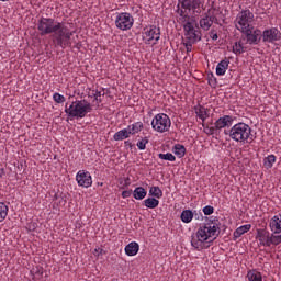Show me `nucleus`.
<instances>
[{
  "label": "nucleus",
  "instance_id": "f257e3e1",
  "mask_svg": "<svg viewBox=\"0 0 281 281\" xmlns=\"http://www.w3.org/2000/svg\"><path fill=\"white\" fill-rule=\"evenodd\" d=\"M37 30L41 36L53 34V43L55 47H60L61 49L71 47L74 32L69 30L65 23L58 22L52 18H41L37 22Z\"/></svg>",
  "mask_w": 281,
  "mask_h": 281
},
{
  "label": "nucleus",
  "instance_id": "f03ea898",
  "mask_svg": "<svg viewBox=\"0 0 281 281\" xmlns=\"http://www.w3.org/2000/svg\"><path fill=\"white\" fill-rule=\"evenodd\" d=\"M218 234H221L218 220H209L198 228L195 236L191 238V245L198 251H202V249H207L210 243H214L218 238Z\"/></svg>",
  "mask_w": 281,
  "mask_h": 281
},
{
  "label": "nucleus",
  "instance_id": "7ed1b4c3",
  "mask_svg": "<svg viewBox=\"0 0 281 281\" xmlns=\"http://www.w3.org/2000/svg\"><path fill=\"white\" fill-rule=\"evenodd\" d=\"M178 4V21H188L194 19L192 14H201L203 8V0H181Z\"/></svg>",
  "mask_w": 281,
  "mask_h": 281
},
{
  "label": "nucleus",
  "instance_id": "20e7f679",
  "mask_svg": "<svg viewBox=\"0 0 281 281\" xmlns=\"http://www.w3.org/2000/svg\"><path fill=\"white\" fill-rule=\"evenodd\" d=\"M228 135L233 142L239 144H251L254 142V135L251 134V127L246 123H237L229 131Z\"/></svg>",
  "mask_w": 281,
  "mask_h": 281
},
{
  "label": "nucleus",
  "instance_id": "39448f33",
  "mask_svg": "<svg viewBox=\"0 0 281 281\" xmlns=\"http://www.w3.org/2000/svg\"><path fill=\"white\" fill-rule=\"evenodd\" d=\"M236 30L238 32H249V30H254V12L249 9L241 10L234 21Z\"/></svg>",
  "mask_w": 281,
  "mask_h": 281
},
{
  "label": "nucleus",
  "instance_id": "423d86ee",
  "mask_svg": "<svg viewBox=\"0 0 281 281\" xmlns=\"http://www.w3.org/2000/svg\"><path fill=\"white\" fill-rule=\"evenodd\" d=\"M194 18L179 21L183 26L184 36L190 43H199V41H201V31L194 29Z\"/></svg>",
  "mask_w": 281,
  "mask_h": 281
},
{
  "label": "nucleus",
  "instance_id": "0eeeda50",
  "mask_svg": "<svg viewBox=\"0 0 281 281\" xmlns=\"http://www.w3.org/2000/svg\"><path fill=\"white\" fill-rule=\"evenodd\" d=\"M115 27L122 32H128L135 25V19L128 12L116 13L115 16Z\"/></svg>",
  "mask_w": 281,
  "mask_h": 281
},
{
  "label": "nucleus",
  "instance_id": "6e6552de",
  "mask_svg": "<svg viewBox=\"0 0 281 281\" xmlns=\"http://www.w3.org/2000/svg\"><path fill=\"white\" fill-rule=\"evenodd\" d=\"M161 38V29L156 25L146 26L143 31V41L146 45H157Z\"/></svg>",
  "mask_w": 281,
  "mask_h": 281
},
{
  "label": "nucleus",
  "instance_id": "1a4fd4ad",
  "mask_svg": "<svg viewBox=\"0 0 281 281\" xmlns=\"http://www.w3.org/2000/svg\"><path fill=\"white\" fill-rule=\"evenodd\" d=\"M170 117L166 114H157L151 121V126L157 133H166L170 130Z\"/></svg>",
  "mask_w": 281,
  "mask_h": 281
},
{
  "label": "nucleus",
  "instance_id": "9d476101",
  "mask_svg": "<svg viewBox=\"0 0 281 281\" xmlns=\"http://www.w3.org/2000/svg\"><path fill=\"white\" fill-rule=\"evenodd\" d=\"M91 111V108L89 106H66L65 113H67L69 120H74L75 117H85L87 113Z\"/></svg>",
  "mask_w": 281,
  "mask_h": 281
},
{
  "label": "nucleus",
  "instance_id": "9b49d317",
  "mask_svg": "<svg viewBox=\"0 0 281 281\" xmlns=\"http://www.w3.org/2000/svg\"><path fill=\"white\" fill-rule=\"evenodd\" d=\"M76 181L79 188H91L93 186V178L91 173L86 170H79L76 175Z\"/></svg>",
  "mask_w": 281,
  "mask_h": 281
},
{
  "label": "nucleus",
  "instance_id": "f8f14e48",
  "mask_svg": "<svg viewBox=\"0 0 281 281\" xmlns=\"http://www.w3.org/2000/svg\"><path fill=\"white\" fill-rule=\"evenodd\" d=\"M261 37L263 43H276L280 41L281 33H280V30H278L277 27H271V29L265 30L262 32Z\"/></svg>",
  "mask_w": 281,
  "mask_h": 281
},
{
  "label": "nucleus",
  "instance_id": "ddd939ff",
  "mask_svg": "<svg viewBox=\"0 0 281 281\" xmlns=\"http://www.w3.org/2000/svg\"><path fill=\"white\" fill-rule=\"evenodd\" d=\"M241 34H245L249 45H258V43H260V38L262 37V31L259 29H248V32H241Z\"/></svg>",
  "mask_w": 281,
  "mask_h": 281
},
{
  "label": "nucleus",
  "instance_id": "4468645a",
  "mask_svg": "<svg viewBox=\"0 0 281 281\" xmlns=\"http://www.w3.org/2000/svg\"><path fill=\"white\" fill-rule=\"evenodd\" d=\"M268 227L272 234H281V212L269 218Z\"/></svg>",
  "mask_w": 281,
  "mask_h": 281
},
{
  "label": "nucleus",
  "instance_id": "2eb2a0df",
  "mask_svg": "<svg viewBox=\"0 0 281 281\" xmlns=\"http://www.w3.org/2000/svg\"><path fill=\"white\" fill-rule=\"evenodd\" d=\"M257 239L261 247H271V233L266 229H259L257 233Z\"/></svg>",
  "mask_w": 281,
  "mask_h": 281
},
{
  "label": "nucleus",
  "instance_id": "dca6fc26",
  "mask_svg": "<svg viewBox=\"0 0 281 281\" xmlns=\"http://www.w3.org/2000/svg\"><path fill=\"white\" fill-rule=\"evenodd\" d=\"M194 111L201 122H205L213 113L212 109L205 106H195Z\"/></svg>",
  "mask_w": 281,
  "mask_h": 281
},
{
  "label": "nucleus",
  "instance_id": "f3484780",
  "mask_svg": "<svg viewBox=\"0 0 281 281\" xmlns=\"http://www.w3.org/2000/svg\"><path fill=\"white\" fill-rule=\"evenodd\" d=\"M232 124H234V117H232L231 115H224L215 122V128H217V131H221V128H227L232 126Z\"/></svg>",
  "mask_w": 281,
  "mask_h": 281
},
{
  "label": "nucleus",
  "instance_id": "a211bd4d",
  "mask_svg": "<svg viewBox=\"0 0 281 281\" xmlns=\"http://www.w3.org/2000/svg\"><path fill=\"white\" fill-rule=\"evenodd\" d=\"M214 21H217L216 16L206 15L200 20V27L207 32V30H210V27H212V25L214 24Z\"/></svg>",
  "mask_w": 281,
  "mask_h": 281
},
{
  "label": "nucleus",
  "instance_id": "6ab92c4d",
  "mask_svg": "<svg viewBox=\"0 0 281 281\" xmlns=\"http://www.w3.org/2000/svg\"><path fill=\"white\" fill-rule=\"evenodd\" d=\"M104 95H106V90L104 88H98L90 92V98H93V101L97 102V104H100V102L104 100Z\"/></svg>",
  "mask_w": 281,
  "mask_h": 281
},
{
  "label": "nucleus",
  "instance_id": "aec40b11",
  "mask_svg": "<svg viewBox=\"0 0 281 281\" xmlns=\"http://www.w3.org/2000/svg\"><path fill=\"white\" fill-rule=\"evenodd\" d=\"M228 68H229V60L223 59L216 66V76H225Z\"/></svg>",
  "mask_w": 281,
  "mask_h": 281
},
{
  "label": "nucleus",
  "instance_id": "412c9836",
  "mask_svg": "<svg viewBox=\"0 0 281 281\" xmlns=\"http://www.w3.org/2000/svg\"><path fill=\"white\" fill-rule=\"evenodd\" d=\"M139 252V244L137 241H132L127 246H125L126 256H137Z\"/></svg>",
  "mask_w": 281,
  "mask_h": 281
},
{
  "label": "nucleus",
  "instance_id": "4be33fe9",
  "mask_svg": "<svg viewBox=\"0 0 281 281\" xmlns=\"http://www.w3.org/2000/svg\"><path fill=\"white\" fill-rule=\"evenodd\" d=\"M128 137H131V133H128V127L123 128V130L116 132L114 134V136H113L115 142H122L124 139H128Z\"/></svg>",
  "mask_w": 281,
  "mask_h": 281
},
{
  "label": "nucleus",
  "instance_id": "5701e85b",
  "mask_svg": "<svg viewBox=\"0 0 281 281\" xmlns=\"http://www.w3.org/2000/svg\"><path fill=\"white\" fill-rule=\"evenodd\" d=\"M143 130H144V123L142 122H136L127 126V131L130 135H137V133H140V131Z\"/></svg>",
  "mask_w": 281,
  "mask_h": 281
},
{
  "label": "nucleus",
  "instance_id": "b1692460",
  "mask_svg": "<svg viewBox=\"0 0 281 281\" xmlns=\"http://www.w3.org/2000/svg\"><path fill=\"white\" fill-rule=\"evenodd\" d=\"M147 194L148 192L146 191V189H144V187H137L133 191V196L134 199H136V201H143V199H146Z\"/></svg>",
  "mask_w": 281,
  "mask_h": 281
},
{
  "label": "nucleus",
  "instance_id": "393cba45",
  "mask_svg": "<svg viewBox=\"0 0 281 281\" xmlns=\"http://www.w3.org/2000/svg\"><path fill=\"white\" fill-rule=\"evenodd\" d=\"M247 52V48L243 44V41L235 42L233 45V54L236 56H240V54H245Z\"/></svg>",
  "mask_w": 281,
  "mask_h": 281
},
{
  "label": "nucleus",
  "instance_id": "a878e982",
  "mask_svg": "<svg viewBox=\"0 0 281 281\" xmlns=\"http://www.w3.org/2000/svg\"><path fill=\"white\" fill-rule=\"evenodd\" d=\"M143 204L145 207H148V210H155V207H159V201L157 198H147L143 201Z\"/></svg>",
  "mask_w": 281,
  "mask_h": 281
},
{
  "label": "nucleus",
  "instance_id": "bb28decb",
  "mask_svg": "<svg viewBox=\"0 0 281 281\" xmlns=\"http://www.w3.org/2000/svg\"><path fill=\"white\" fill-rule=\"evenodd\" d=\"M249 229H251V224L241 225L238 228H236V231L234 232V237L240 238V236H243L244 234H247Z\"/></svg>",
  "mask_w": 281,
  "mask_h": 281
},
{
  "label": "nucleus",
  "instance_id": "cd10ccee",
  "mask_svg": "<svg viewBox=\"0 0 281 281\" xmlns=\"http://www.w3.org/2000/svg\"><path fill=\"white\" fill-rule=\"evenodd\" d=\"M180 218L182 223H192V218H194V213L191 210L182 211Z\"/></svg>",
  "mask_w": 281,
  "mask_h": 281
},
{
  "label": "nucleus",
  "instance_id": "c85d7f7f",
  "mask_svg": "<svg viewBox=\"0 0 281 281\" xmlns=\"http://www.w3.org/2000/svg\"><path fill=\"white\" fill-rule=\"evenodd\" d=\"M247 278L249 281H262V273H260L258 270H249Z\"/></svg>",
  "mask_w": 281,
  "mask_h": 281
},
{
  "label": "nucleus",
  "instance_id": "c756f323",
  "mask_svg": "<svg viewBox=\"0 0 281 281\" xmlns=\"http://www.w3.org/2000/svg\"><path fill=\"white\" fill-rule=\"evenodd\" d=\"M172 150H173V154L177 155V157H179V159H181L182 157H186V146L181 144H176Z\"/></svg>",
  "mask_w": 281,
  "mask_h": 281
},
{
  "label": "nucleus",
  "instance_id": "7c9ffc66",
  "mask_svg": "<svg viewBox=\"0 0 281 281\" xmlns=\"http://www.w3.org/2000/svg\"><path fill=\"white\" fill-rule=\"evenodd\" d=\"M273 164H276V155H269L263 158V167L266 170H271V168H273Z\"/></svg>",
  "mask_w": 281,
  "mask_h": 281
},
{
  "label": "nucleus",
  "instance_id": "2f4dec72",
  "mask_svg": "<svg viewBox=\"0 0 281 281\" xmlns=\"http://www.w3.org/2000/svg\"><path fill=\"white\" fill-rule=\"evenodd\" d=\"M8 212H10V207L5 203L0 202V223L8 218Z\"/></svg>",
  "mask_w": 281,
  "mask_h": 281
},
{
  "label": "nucleus",
  "instance_id": "473e14b6",
  "mask_svg": "<svg viewBox=\"0 0 281 281\" xmlns=\"http://www.w3.org/2000/svg\"><path fill=\"white\" fill-rule=\"evenodd\" d=\"M149 196H154V199H161V196H164V191L159 187H151L149 189Z\"/></svg>",
  "mask_w": 281,
  "mask_h": 281
},
{
  "label": "nucleus",
  "instance_id": "72a5a7b5",
  "mask_svg": "<svg viewBox=\"0 0 281 281\" xmlns=\"http://www.w3.org/2000/svg\"><path fill=\"white\" fill-rule=\"evenodd\" d=\"M158 159H162V161H177V157L171 153L158 154Z\"/></svg>",
  "mask_w": 281,
  "mask_h": 281
},
{
  "label": "nucleus",
  "instance_id": "f704fd0d",
  "mask_svg": "<svg viewBox=\"0 0 281 281\" xmlns=\"http://www.w3.org/2000/svg\"><path fill=\"white\" fill-rule=\"evenodd\" d=\"M271 245L274 247L281 245V233H271Z\"/></svg>",
  "mask_w": 281,
  "mask_h": 281
},
{
  "label": "nucleus",
  "instance_id": "c9c22d12",
  "mask_svg": "<svg viewBox=\"0 0 281 281\" xmlns=\"http://www.w3.org/2000/svg\"><path fill=\"white\" fill-rule=\"evenodd\" d=\"M148 144V137L139 139L136 144L138 150H146V145Z\"/></svg>",
  "mask_w": 281,
  "mask_h": 281
},
{
  "label": "nucleus",
  "instance_id": "e433bc0d",
  "mask_svg": "<svg viewBox=\"0 0 281 281\" xmlns=\"http://www.w3.org/2000/svg\"><path fill=\"white\" fill-rule=\"evenodd\" d=\"M53 100H54L55 102H57V104H63V103L65 102V95H63V94H60V93H58V92H55V93L53 94Z\"/></svg>",
  "mask_w": 281,
  "mask_h": 281
},
{
  "label": "nucleus",
  "instance_id": "4c0bfd02",
  "mask_svg": "<svg viewBox=\"0 0 281 281\" xmlns=\"http://www.w3.org/2000/svg\"><path fill=\"white\" fill-rule=\"evenodd\" d=\"M202 212L205 216H211V214H214V206L206 205L203 207Z\"/></svg>",
  "mask_w": 281,
  "mask_h": 281
},
{
  "label": "nucleus",
  "instance_id": "58836bf2",
  "mask_svg": "<svg viewBox=\"0 0 281 281\" xmlns=\"http://www.w3.org/2000/svg\"><path fill=\"white\" fill-rule=\"evenodd\" d=\"M194 43H196V42H190L189 40H187V42L183 43V45L187 49V54H190V52H192V45H194Z\"/></svg>",
  "mask_w": 281,
  "mask_h": 281
},
{
  "label": "nucleus",
  "instance_id": "ea45409f",
  "mask_svg": "<svg viewBox=\"0 0 281 281\" xmlns=\"http://www.w3.org/2000/svg\"><path fill=\"white\" fill-rule=\"evenodd\" d=\"M216 131H218V128H216V125H214L213 127H206L207 135H214Z\"/></svg>",
  "mask_w": 281,
  "mask_h": 281
},
{
  "label": "nucleus",
  "instance_id": "a19ab883",
  "mask_svg": "<svg viewBox=\"0 0 281 281\" xmlns=\"http://www.w3.org/2000/svg\"><path fill=\"white\" fill-rule=\"evenodd\" d=\"M133 194V190H126L122 192V199H128Z\"/></svg>",
  "mask_w": 281,
  "mask_h": 281
},
{
  "label": "nucleus",
  "instance_id": "79ce46f5",
  "mask_svg": "<svg viewBox=\"0 0 281 281\" xmlns=\"http://www.w3.org/2000/svg\"><path fill=\"white\" fill-rule=\"evenodd\" d=\"M210 38H212V41H218V34L214 31H211Z\"/></svg>",
  "mask_w": 281,
  "mask_h": 281
},
{
  "label": "nucleus",
  "instance_id": "37998d69",
  "mask_svg": "<svg viewBox=\"0 0 281 281\" xmlns=\"http://www.w3.org/2000/svg\"><path fill=\"white\" fill-rule=\"evenodd\" d=\"M209 85L210 87H216V79H210Z\"/></svg>",
  "mask_w": 281,
  "mask_h": 281
},
{
  "label": "nucleus",
  "instance_id": "c03bdc74",
  "mask_svg": "<svg viewBox=\"0 0 281 281\" xmlns=\"http://www.w3.org/2000/svg\"><path fill=\"white\" fill-rule=\"evenodd\" d=\"M5 177V169L0 168V179H3Z\"/></svg>",
  "mask_w": 281,
  "mask_h": 281
},
{
  "label": "nucleus",
  "instance_id": "a18cd8bd",
  "mask_svg": "<svg viewBox=\"0 0 281 281\" xmlns=\"http://www.w3.org/2000/svg\"><path fill=\"white\" fill-rule=\"evenodd\" d=\"M1 1H10V0H1Z\"/></svg>",
  "mask_w": 281,
  "mask_h": 281
}]
</instances>
